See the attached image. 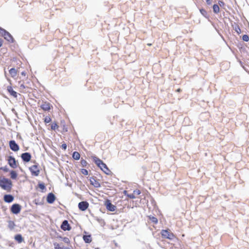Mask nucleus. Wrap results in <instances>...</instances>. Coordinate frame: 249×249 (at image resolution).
Segmentation results:
<instances>
[{
    "instance_id": "1",
    "label": "nucleus",
    "mask_w": 249,
    "mask_h": 249,
    "mask_svg": "<svg viewBox=\"0 0 249 249\" xmlns=\"http://www.w3.org/2000/svg\"><path fill=\"white\" fill-rule=\"evenodd\" d=\"M12 181L4 177H0V187L3 190L6 191L7 192H10L12 188Z\"/></svg>"
},
{
    "instance_id": "2",
    "label": "nucleus",
    "mask_w": 249,
    "mask_h": 249,
    "mask_svg": "<svg viewBox=\"0 0 249 249\" xmlns=\"http://www.w3.org/2000/svg\"><path fill=\"white\" fill-rule=\"evenodd\" d=\"M57 238H59L62 240V241L66 243L70 247H64L61 244H59L57 242H54L53 243L54 249H71V241L69 238L64 237H62L61 236L58 237Z\"/></svg>"
},
{
    "instance_id": "3",
    "label": "nucleus",
    "mask_w": 249,
    "mask_h": 249,
    "mask_svg": "<svg viewBox=\"0 0 249 249\" xmlns=\"http://www.w3.org/2000/svg\"><path fill=\"white\" fill-rule=\"evenodd\" d=\"M94 161L97 165L107 175H110L111 171L107 167V165L100 159L96 158Z\"/></svg>"
},
{
    "instance_id": "4",
    "label": "nucleus",
    "mask_w": 249,
    "mask_h": 249,
    "mask_svg": "<svg viewBox=\"0 0 249 249\" xmlns=\"http://www.w3.org/2000/svg\"><path fill=\"white\" fill-rule=\"evenodd\" d=\"M160 233L162 237L164 239L173 240L176 237L175 235L169 229L162 230L161 231Z\"/></svg>"
},
{
    "instance_id": "5",
    "label": "nucleus",
    "mask_w": 249,
    "mask_h": 249,
    "mask_svg": "<svg viewBox=\"0 0 249 249\" xmlns=\"http://www.w3.org/2000/svg\"><path fill=\"white\" fill-rule=\"evenodd\" d=\"M0 33L4 38L9 42L13 41V38L10 34L0 27Z\"/></svg>"
},
{
    "instance_id": "6",
    "label": "nucleus",
    "mask_w": 249,
    "mask_h": 249,
    "mask_svg": "<svg viewBox=\"0 0 249 249\" xmlns=\"http://www.w3.org/2000/svg\"><path fill=\"white\" fill-rule=\"evenodd\" d=\"M29 170L33 176H38L40 173V170L37 165H33L29 167Z\"/></svg>"
},
{
    "instance_id": "7",
    "label": "nucleus",
    "mask_w": 249,
    "mask_h": 249,
    "mask_svg": "<svg viewBox=\"0 0 249 249\" xmlns=\"http://www.w3.org/2000/svg\"><path fill=\"white\" fill-rule=\"evenodd\" d=\"M21 209V206L19 204H14L11 206L10 211L14 214H18L20 212Z\"/></svg>"
},
{
    "instance_id": "8",
    "label": "nucleus",
    "mask_w": 249,
    "mask_h": 249,
    "mask_svg": "<svg viewBox=\"0 0 249 249\" xmlns=\"http://www.w3.org/2000/svg\"><path fill=\"white\" fill-rule=\"evenodd\" d=\"M105 205L107 209L110 212H114L116 209V206L112 204L109 200H107Z\"/></svg>"
},
{
    "instance_id": "9",
    "label": "nucleus",
    "mask_w": 249,
    "mask_h": 249,
    "mask_svg": "<svg viewBox=\"0 0 249 249\" xmlns=\"http://www.w3.org/2000/svg\"><path fill=\"white\" fill-rule=\"evenodd\" d=\"M89 206V204L87 201H81L78 204V208L82 211H86Z\"/></svg>"
},
{
    "instance_id": "10",
    "label": "nucleus",
    "mask_w": 249,
    "mask_h": 249,
    "mask_svg": "<svg viewBox=\"0 0 249 249\" xmlns=\"http://www.w3.org/2000/svg\"><path fill=\"white\" fill-rule=\"evenodd\" d=\"M9 146L10 149L15 152L18 151L19 149V146L14 140L9 142Z\"/></svg>"
},
{
    "instance_id": "11",
    "label": "nucleus",
    "mask_w": 249,
    "mask_h": 249,
    "mask_svg": "<svg viewBox=\"0 0 249 249\" xmlns=\"http://www.w3.org/2000/svg\"><path fill=\"white\" fill-rule=\"evenodd\" d=\"M8 162L9 165L13 168H16L17 167L16 160L12 156L8 157Z\"/></svg>"
},
{
    "instance_id": "12",
    "label": "nucleus",
    "mask_w": 249,
    "mask_h": 249,
    "mask_svg": "<svg viewBox=\"0 0 249 249\" xmlns=\"http://www.w3.org/2000/svg\"><path fill=\"white\" fill-rule=\"evenodd\" d=\"M61 228L64 231H70L71 230V226L69 224L68 221L66 220L63 221L61 225Z\"/></svg>"
},
{
    "instance_id": "13",
    "label": "nucleus",
    "mask_w": 249,
    "mask_h": 249,
    "mask_svg": "<svg viewBox=\"0 0 249 249\" xmlns=\"http://www.w3.org/2000/svg\"><path fill=\"white\" fill-rule=\"evenodd\" d=\"M22 160L26 162L30 161L31 159V155L28 152L22 153L21 155Z\"/></svg>"
},
{
    "instance_id": "14",
    "label": "nucleus",
    "mask_w": 249,
    "mask_h": 249,
    "mask_svg": "<svg viewBox=\"0 0 249 249\" xmlns=\"http://www.w3.org/2000/svg\"><path fill=\"white\" fill-rule=\"evenodd\" d=\"M51 105L48 102H43L40 106V107L44 111H49L51 109Z\"/></svg>"
},
{
    "instance_id": "15",
    "label": "nucleus",
    "mask_w": 249,
    "mask_h": 249,
    "mask_svg": "<svg viewBox=\"0 0 249 249\" xmlns=\"http://www.w3.org/2000/svg\"><path fill=\"white\" fill-rule=\"evenodd\" d=\"M55 199V196L52 193H49L47 197V201L50 204L53 203Z\"/></svg>"
},
{
    "instance_id": "16",
    "label": "nucleus",
    "mask_w": 249,
    "mask_h": 249,
    "mask_svg": "<svg viewBox=\"0 0 249 249\" xmlns=\"http://www.w3.org/2000/svg\"><path fill=\"white\" fill-rule=\"evenodd\" d=\"M141 194V191L139 190L136 189L133 191L132 194H127V196L131 199H134L136 197L137 195Z\"/></svg>"
},
{
    "instance_id": "17",
    "label": "nucleus",
    "mask_w": 249,
    "mask_h": 249,
    "mask_svg": "<svg viewBox=\"0 0 249 249\" xmlns=\"http://www.w3.org/2000/svg\"><path fill=\"white\" fill-rule=\"evenodd\" d=\"M7 90L11 96H13L15 98L17 97L18 94L17 92L13 90V88L11 86H8L7 88Z\"/></svg>"
},
{
    "instance_id": "18",
    "label": "nucleus",
    "mask_w": 249,
    "mask_h": 249,
    "mask_svg": "<svg viewBox=\"0 0 249 249\" xmlns=\"http://www.w3.org/2000/svg\"><path fill=\"white\" fill-rule=\"evenodd\" d=\"M14 199V196L11 195H5L3 197L4 201L7 203L12 202Z\"/></svg>"
},
{
    "instance_id": "19",
    "label": "nucleus",
    "mask_w": 249,
    "mask_h": 249,
    "mask_svg": "<svg viewBox=\"0 0 249 249\" xmlns=\"http://www.w3.org/2000/svg\"><path fill=\"white\" fill-rule=\"evenodd\" d=\"M89 180L90 184L94 187L96 188L100 187V183L94 178H91Z\"/></svg>"
},
{
    "instance_id": "20",
    "label": "nucleus",
    "mask_w": 249,
    "mask_h": 249,
    "mask_svg": "<svg viewBox=\"0 0 249 249\" xmlns=\"http://www.w3.org/2000/svg\"><path fill=\"white\" fill-rule=\"evenodd\" d=\"M9 73L12 78L15 77L18 74V70L15 68H11L9 71Z\"/></svg>"
},
{
    "instance_id": "21",
    "label": "nucleus",
    "mask_w": 249,
    "mask_h": 249,
    "mask_svg": "<svg viewBox=\"0 0 249 249\" xmlns=\"http://www.w3.org/2000/svg\"><path fill=\"white\" fill-rule=\"evenodd\" d=\"M15 239L18 243H21L24 241L23 237H22L21 235L20 234L16 235L15 236Z\"/></svg>"
},
{
    "instance_id": "22",
    "label": "nucleus",
    "mask_w": 249,
    "mask_h": 249,
    "mask_svg": "<svg viewBox=\"0 0 249 249\" xmlns=\"http://www.w3.org/2000/svg\"><path fill=\"white\" fill-rule=\"evenodd\" d=\"M83 240L86 243H89L91 242L92 239L90 235H84L83 236Z\"/></svg>"
},
{
    "instance_id": "23",
    "label": "nucleus",
    "mask_w": 249,
    "mask_h": 249,
    "mask_svg": "<svg viewBox=\"0 0 249 249\" xmlns=\"http://www.w3.org/2000/svg\"><path fill=\"white\" fill-rule=\"evenodd\" d=\"M18 82L19 85V89L21 90V91H23L27 88V87L24 85V83L23 81L20 80Z\"/></svg>"
},
{
    "instance_id": "24",
    "label": "nucleus",
    "mask_w": 249,
    "mask_h": 249,
    "mask_svg": "<svg viewBox=\"0 0 249 249\" xmlns=\"http://www.w3.org/2000/svg\"><path fill=\"white\" fill-rule=\"evenodd\" d=\"M72 158L74 160H78L80 158V155L78 152L75 151L72 154Z\"/></svg>"
},
{
    "instance_id": "25",
    "label": "nucleus",
    "mask_w": 249,
    "mask_h": 249,
    "mask_svg": "<svg viewBox=\"0 0 249 249\" xmlns=\"http://www.w3.org/2000/svg\"><path fill=\"white\" fill-rule=\"evenodd\" d=\"M213 11L214 13L217 14L220 11V8L217 4H214L213 7Z\"/></svg>"
},
{
    "instance_id": "26",
    "label": "nucleus",
    "mask_w": 249,
    "mask_h": 249,
    "mask_svg": "<svg viewBox=\"0 0 249 249\" xmlns=\"http://www.w3.org/2000/svg\"><path fill=\"white\" fill-rule=\"evenodd\" d=\"M10 177L12 179H16L18 177V174L15 171H11L10 172Z\"/></svg>"
},
{
    "instance_id": "27",
    "label": "nucleus",
    "mask_w": 249,
    "mask_h": 249,
    "mask_svg": "<svg viewBox=\"0 0 249 249\" xmlns=\"http://www.w3.org/2000/svg\"><path fill=\"white\" fill-rule=\"evenodd\" d=\"M234 29L238 35H239L240 34H241V31L240 28L238 25H235L234 28Z\"/></svg>"
},
{
    "instance_id": "28",
    "label": "nucleus",
    "mask_w": 249,
    "mask_h": 249,
    "mask_svg": "<svg viewBox=\"0 0 249 249\" xmlns=\"http://www.w3.org/2000/svg\"><path fill=\"white\" fill-rule=\"evenodd\" d=\"M58 127H59V126L57 125L56 123L54 122L52 124V125H51L52 129L55 130L58 129Z\"/></svg>"
},
{
    "instance_id": "29",
    "label": "nucleus",
    "mask_w": 249,
    "mask_h": 249,
    "mask_svg": "<svg viewBox=\"0 0 249 249\" xmlns=\"http://www.w3.org/2000/svg\"><path fill=\"white\" fill-rule=\"evenodd\" d=\"M149 218L154 223L156 224L158 223V219L156 217L153 216H149Z\"/></svg>"
},
{
    "instance_id": "30",
    "label": "nucleus",
    "mask_w": 249,
    "mask_h": 249,
    "mask_svg": "<svg viewBox=\"0 0 249 249\" xmlns=\"http://www.w3.org/2000/svg\"><path fill=\"white\" fill-rule=\"evenodd\" d=\"M38 186L42 191L46 189L45 186L43 183H39Z\"/></svg>"
},
{
    "instance_id": "31",
    "label": "nucleus",
    "mask_w": 249,
    "mask_h": 249,
    "mask_svg": "<svg viewBox=\"0 0 249 249\" xmlns=\"http://www.w3.org/2000/svg\"><path fill=\"white\" fill-rule=\"evenodd\" d=\"M52 119L50 116H46L44 119V122L45 124H48L51 122Z\"/></svg>"
},
{
    "instance_id": "32",
    "label": "nucleus",
    "mask_w": 249,
    "mask_h": 249,
    "mask_svg": "<svg viewBox=\"0 0 249 249\" xmlns=\"http://www.w3.org/2000/svg\"><path fill=\"white\" fill-rule=\"evenodd\" d=\"M200 12L201 13V14L204 16V17H206L207 15V12H206V11L204 9H200Z\"/></svg>"
},
{
    "instance_id": "33",
    "label": "nucleus",
    "mask_w": 249,
    "mask_h": 249,
    "mask_svg": "<svg viewBox=\"0 0 249 249\" xmlns=\"http://www.w3.org/2000/svg\"><path fill=\"white\" fill-rule=\"evenodd\" d=\"M242 39L246 42H248L249 40V36L247 35H244L242 36Z\"/></svg>"
},
{
    "instance_id": "34",
    "label": "nucleus",
    "mask_w": 249,
    "mask_h": 249,
    "mask_svg": "<svg viewBox=\"0 0 249 249\" xmlns=\"http://www.w3.org/2000/svg\"><path fill=\"white\" fill-rule=\"evenodd\" d=\"M81 173L84 175H88V171L87 169H82Z\"/></svg>"
},
{
    "instance_id": "35",
    "label": "nucleus",
    "mask_w": 249,
    "mask_h": 249,
    "mask_svg": "<svg viewBox=\"0 0 249 249\" xmlns=\"http://www.w3.org/2000/svg\"><path fill=\"white\" fill-rule=\"evenodd\" d=\"M81 164H82L83 167L86 166V165L87 164V161L85 160H81Z\"/></svg>"
},
{
    "instance_id": "36",
    "label": "nucleus",
    "mask_w": 249,
    "mask_h": 249,
    "mask_svg": "<svg viewBox=\"0 0 249 249\" xmlns=\"http://www.w3.org/2000/svg\"><path fill=\"white\" fill-rule=\"evenodd\" d=\"M61 148L65 150L67 148V144L66 143H63L62 145H61Z\"/></svg>"
},
{
    "instance_id": "37",
    "label": "nucleus",
    "mask_w": 249,
    "mask_h": 249,
    "mask_svg": "<svg viewBox=\"0 0 249 249\" xmlns=\"http://www.w3.org/2000/svg\"><path fill=\"white\" fill-rule=\"evenodd\" d=\"M206 3L208 5H211L212 4V0H206Z\"/></svg>"
},
{
    "instance_id": "38",
    "label": "nucleus",
    "mask_w": 249,
    "mask_h": 249,
    "mask_svg": "<svg viewBox=\"0 0 249 249\" xmlns=\"http://www.w3.org/2000/svg\"><path fill=\"white\" fill-rule=\"evenodd\" d=\"M21 74L22 76H24V77H26V75H27V73H26V71H24L21 72Z\"/></svg>"
},
{
    "instance_id": "39",
    "label": "nucleus",
    "mask_w": 249,
    "mask_h": 249,
    "mask_svg": "<svg viewBox=\"0 0 249 249\" xmlns=\"http://www.w3.org/2000/svg\"><path fill=\"white\" fill-rule=\"evenodd\" d=\"M2 40L1 39H0V47L2 46Z\"/></svg>"
},
{
    "instance_id": "40",
    "label": "nucleus",
    "mask_w": 249,
    "mask_h": 249,
    "mask_svg": "<svg viewBox=\"0 0 249 249\" xmlns=\"http://www.w3.org/2000/svg\"><path fill=\"white\" fill-rule=\"evenodd\" d=\"M5 172H7L8 169L7 168H3V169Z\"/></svg>"
},
{
    "instance_id": "41",
    "label": "nucleus",
    "mask_w": 249,
    "mask_h": 249,
    "mask_svg": "<svg viewBox=\"0 0 249 249\" xmlns=\"http://www.w3.org/2000/svg\"><path fill=\"white\" fill-rule=\"evenodd\" d=\"M181 91V89H178L177 90V92H180Z\"/></svg>"
},
{
    "instance_id": "42",
    "label": "nucleus",
    "mask_w": 249,
    "mask_h": 249,
    "mask_svg": "<svg viewBox=\"0 0 249 249\" xmlns=\"http://www.w3.org/2000/svg\"><path fill=\"white\" fill-rule=\"evenodd\" d=\"M151 45H152V44H151V43H148V44H147V45H148V46H151Z\"/></svg>"
},
{
    "instance_id": "43",
    "label": "nucleus",
    "mask_w": 249,
    "mask_h": 249,
    "mask_svg": "<svg viewBox=\"0 0 249 249\" xmlns=\"http://www.w3.org/2000/svg\"><path fill=\"white\" fill-rule=\"evenodd\" d=\"M12 224H13V226H14V222H12Z\"/></svg>"
},
{
    "instance_id": "44",
    "label": "nucleus",
    "mask_w": 249,
    "mask_h": 249,
    "mask_svg": "<svg viewBox=\"0 0 249 249\" xmlns=\"http://www.w3.org/2000/svg\"><path fill=\"white\" fill-rule=\"evenodd\" d=\"M125 193H126V191H124V194H125Z\"/></svg>"
},
{
    "instance_id": "45",
    "label": "nucleus",
    "mask_w": 249,
    "mask_h": 249,
    "mask_svg": "<svg viewBox=\"0 0 249 249\" xmlns=\"http://www.w3.org/2000/svg\"><path fill=\"white\" fill-rule=\"evenodd\" d=\"M95 249H99V248H95Z\"/></svg>"
}]
</instances>
